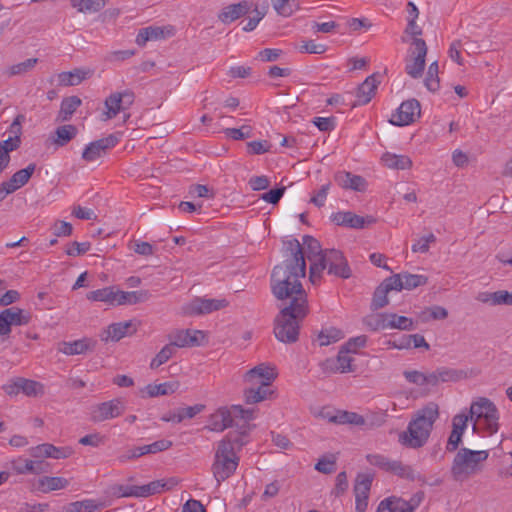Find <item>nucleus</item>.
Listing matches in <instances>:
<instances>
[{
    "instance_id": "obj_28",
    "label": "nucleus",
    "mask_w": 512,
    "mask_h": 512,
    "mask_svg": "<svg viewBox=\"0 0 512 512\" xmlns=\"http://www.w3.org/2000/svg\"><path fill=\"white\" fill-rule=\"evenodd\" d=\"M150 297L151 294L148 290L125 292L117 289L116 306L143 303L149 300Z\"/></svg>"
},
{
    "instance_id": "obj_37",
    "label": "nucleus",
    "mask_w": 512,
    "mask_h": 512,
    "mask_svg": "<svg viewBox=\"0 0 512 512\" xmlns=\"http://www.w3.org/2000/svg\"><path fill=\"white\" fill-rule=\"evenodd\" d=\"M69 482L63 477H42L38 480V489L43 493L61 490L68 486Z\"/></svg>"
},
{
    "instance_id": "obj_17",
    "label": "nucleus",
    "mask_w": 512,
    "mask_h": 512,
    "mask_svg": "<svg viewBox=\"0 0 512 512\" xmlns=\"http://www.w3.org/2000/svg\"><path fill=\"white\" fill-rule=\"evenodd\" d=\"M380 80L376 74L368 76L357 88L356 101L352 107L368 104L375 96Z\"/></svg>"
},
{
    "instance_id": "obj_22",
    "label": "nucleus",
    "mask_w": 512,
    "mask_h": 512,
    "mask_svg": "<svg viewBox=\"0 0 512 512\" xmlns=\"http://www.w3.org/2000/svg\"><path fill=\"white\" fill-rule=\"evenodd\" d=\"M332 221L338 226H345L354 229H361L367 223H372L371 217H362L350 211H340L332 214Z\"/></svg>"
},
{
    "instance_id": "obj_59",
    "label": "nucleus",
    "mask_w": 512,
    "mask_h": 512,
    "mask_svg": "<svg viewBox=\"0 0 512 512\" xmlns=\"http://www.w3.org/2000/svg\"><path fill=\"white\" fill-rule=\"evenodd\" d=\"M366 460L370 465L378 467L385 472H389L391 462L393 461L382 454H368L366 455Z\"/></svg>"
},
{
    "instance_id": "obj_18",
    "label": "nucleus",
    "mask_w": 512,
    "mask_h": 512,
    "mask_svg": "<svg viewBox=\"0 0 512 512\" xmlns=\"http://www.w3.org/2000/svg\"><path fill=\"white\" fill-rule=\"evenodd\" d=\"M96 341L91 338H82L74 341H63L58 345V351L68 355H83L95 349Z\"/></svg>"
},
{
    "instance_id": "obj_58",
    "label": "nucleus",
    "mask_w": 512,
    "mask_h": 512,
    "mask_svg": "<svg viewBox=\"0 0 512 512\" xmlns=\"http://www.w3.org/2000/svg\"><path fill=\"white\" fill-rule=\"evenodd\" d=\"M349 353L351 352L343 347L335 357L336 362L340 368V373H348L354 371L352 367L353 358L349 356Z\"/></svg>"
},
{
    "instance_id": "obj_9",
    "label": "nucleus",
    "mask_w": 512,
    "mask_h": 512,
    "mask_svg": "<svg viewBox=\"0 0 512 512\" xmlns=\"http://www.w3.org/2000/svg\"><path fill=\"white\" fill-rule=\"evenodd\" d=\"M134 102V93L130 90L111 93L104 102L105 110L101 115L102 121L115 118L121 111L130 108Z\"/></svg>"
},
{
    "instance_id": "obj_32",
    "label": "nucleus",
    "mask_w": 512,
    "mask_h": 512,
    "mask_svg": "<svg viewBox=\"0 0 512 512\" xmlns=\"http://www.w3.org/2000/svg\"><path fill=\"white\" fill-rule=\"evenodd\" d=\"M35 170L36 164L30 163L26 168L15 172L9 181H6L7 186L12 190V192H15L28 183Z\"/></svg>"
},
{
    "instance_id": "obj_50",
    "label": "nucleus",
    "mask_w": 512,
    "mask_h": 512,
    "mask_svg": "<svg viewBox=\"0 0 512 512\" xmlns=\"http://www.w3.org/2000/svg\"><path fill=\"white\" fill-rule=\"evenodd\" d=\"M21 392L28 397H38L45 393L44 385L40 382L21 377Z\"/></svg>"
},
{
    "instance_id": "obj_14",
    "label": "nucleus",
    "mask_w": 512,
    "mask_h": 512,
    "mask_svg": "<svg viewBox=\"0 0 512 512\" xmlns=\"http://www.w3.org/2000/svg\"><path fill=\"white\" fill-rule=\"evenodd\" d=\"M170 344L173 347H198L206 340V334L202 330H176L169 335Z\"/></svg>"
},
{
    "instance_id": "obj_33",
    "label": "nucleus",
    "mask_w": 512,
    "mask_h": 512,
    "mask_svg": "<svg viewBox=\"0 0 512 512\" xmlns=\"http://www.w3.org/2000/svg\"><path fill=\"white\" fill-rule=\"evenodd\" d=\"M180 387L178 381L164 382L160 384H149L145 387L144 392L148 397H157L161 395H171Z\"/></svg>"
},
{
    "instance_id": "obj_51",
    "label": "nucleus",
    "mask_w": 512,
    "mask_h": 512,
    "mask_svg": "<svg viewBox=\"0 0 512 512\" xmlns=\"http://www.w3.org/2000/svg\"><path fill=\"white\" fill-rule=\"evenodd\" d=\"M273 7L278 15L290 17L295 11L300 9L297 0H274Z\"/></svg>"
},
{
    "instance_id": "obj_30",
    "label": "nucleus",
    "mask_w": 512,
    "mask_h": 512,
    "mask_svg": "<svg viewBox=\"0 0 512 512\" xmlns=\"http://www.w3.org/2000/svg\"><path fill=\"white\" fill-rule=\"evenodd\" d=\"M274 391L271 387L248 386L244 389V399L246 404H256L267 399H271Z\"/></svg>"
},
{
    "instance_id": "obj_56",
    "label": "nucleus",
    "mask_w": 512,
    "mask_h": 512,
    "mask_svg": "<svg viewBox=\"0 0 512 512\" xmlns=\"http://www.w3.org/2000/svg\"><path fill=\"white\" fill-rule=\"evenodd\" d=\"M175 353V348L170 343L165 345L151 360L150 368L157 369L166 363Z\"/></svg>"
},
{
    "instance_id": "obj_16",
    "label": "nucleus",
    "mask_w": 512,
    "mask_h": 512,
    "mask_svg": "<svg viewBox=\"0 0 512 512\" xmlns=\"http://www.w3.org/2000/svg\"><path fill=\"white\" fill-rule=\"evenodd\" d=\"M173 35L174 28L172 26H149L139 30L135 42L137 43V45L143 47L146 45L148 41L162 40Z\"/></svg>"
},
{
    "instance_id": "obj_35",
    "label": "nucleus",
    "mask_w": 512,
    "mask_h": 512,
    "mask_svg": "<svg viewBox=\"0 0 512 512\" xmlns=\"http://www.w3.org/2000/svg\"><path fill=\"white\" fill-rule=\"evenodd\" d=\"M384 166L391 169L405 170L412 166V160L406 155H396L392 153H385L381 158Z\"/></svg>"
},
{
    "instance_id": "obj_63",
    "label": "nucleus",
    "mask_w": 512,
    "mask_h": 512,
    "mask_svg": "<svg viewBox=\"0 0 512 512\" xmlns=\"http://www.w3.org/2000/svg\"><path fill=\"white\" fill-rule=\"evenodd\" d=\"M97 505L93 500L76 501L69 504V512H95Z\"/></svg>"
},
{
    "instance_id": "obj_25",
    "label": "nucleus",
    "mask_w": 512,
    "mask_h": 512,
    "mask_svg": "<svg viewBox=\"0 0 512 512\" xmlns=\"http://www.w3.org/2000/svg\"><path fill=\"white\" fill-rule=\"evenodd\" d=\"M203 404H196L194 406H188L185 408H179L175 411H168L162 415L161 420L164 422L180 423L185 418H193L204 410Z\"/></svg>"
},
{
    "instance_id": "obj_53",
    "label": "nucleus",
    "mask_w": 512,
    "mask_h": 512,
    "mask_svg": "<svg viewBox=\"0 0 512 512\" xmlns=\"http://www.w3.org/2000/svg\"><path fill=\"white\" fill-rule=\"evenodd\" d=\"M436 371L440 382H456L467 377V373L463 370L441 367Z\"/></svg>"
},
{
    "instance_id": "obj_8",
    "label": "nucleus",
    "mask_w": 512,
    "mask_h": 512,
    "mask_svg": "<svg viewBox=\"0 0 512 512\" xmlns=\"http://www.w3.org/2000/svg\"><path fill=\"white\" fill-rule=\"evenodd\" d=\"M427 45L423 39L415 38L406 58L405 72L414 79L420 78L425 68Z\"/></svg>"
},
{
    "instance_id": "obj_20",
    "label": "nucleus",
    "mask_w": 512,
    "mask_h": 512,
    "mask_svg": "<svg viewBox=\"0 0 512 512\" xmlns=\"http://www.w3.org/2000/svg\"><path fill=\"white\" fill-rule=\"evenodd\" d=\"M395 291L403 289L412 290L419 286L425 285L428 281L427 277L419 274H411L408 272L394 274L390 276Z\"/></svg>"
},
{
    "instance_id": "obj_57",
    "label": "nucleus",
    "mask_w": 512,
    "mask_h": 512,
    "mask_svg": "<svg viewBox=\"0 0 512 512\" xmlns=\"http://www.w3.org/2000/svg\"><path fill=\"white\" fill-rule=\"evenodd\" d=\"M268 7H269V5H268L267 1L262 6L261 10H259L257 7H255V9L253 10L254 15L248 19L247 23L243 27V30L246 32L253 31L257 27L258 23L266 15Z\"/></svg>"
},
{
    "instance_id": "obj_3",
    "label": "nucleus",
    "mask_w": 512,
    "mask_h": 512,
    "mask_svg": "<svg viewBox=\"0 0 512 512\" xmlns=\"http://www.w3.org/2000/svg\"><path fill=\"white\" fill-rule=\"evenodd\" d=\"M308 303L300 298L296 303L283 307L274 320L275 337L283 343H294L298 340L300 323L308 314Z\"/></svg>"
},
{
    "instance_id": "obj_46",
    "label": "nucleus",
    "mask_w": 512,
    "mask_h": 512,
    "mask_svg": "<svg viewBox=\"0 0 512 512\" xmlns=\"http://www.w3.org/2000/svg\"><path fill=\"white\" fill-rule=\"evenodd\" d=\"M38 63V58H29L26 59L23 62L11 65L7 68L5 71V74L8 77H15V76H23L27 74L28 72L32 71L36 64Z\"/></svg>"
},
{
    "instance_id": "obj_2",
    "label": "nucleus",
    "mask_w": 512,
    "mask_h": 512,
    "mask_svg": "<svg viewBox=\"0 0 512 512\" xmlns=\"http://www.w3.org/2000/svg\"><path fill=\"white\" fill-rule=\"evenodd\" d=\"M439 418V407L430 402L417 410L405 431L399 434L398 441L401 445L417 449L423 447L431 434L433 425Z\"/></svg>"
},
{
    "instance_id": "obj_1",
    "label": "nucleus",
    "mask_w": 512,
    "mask_h": 512,
    "mask_svg": "<svg viewBox=\"0 0 512 512\" xmlns=\"http://www.w3.org/2000/svg\"><path fill=\"white\" fill-rule=\"evenodd\" d=\"M285 260L274 267L271 275V287L277 299H289L296 303L301 298L308 303L301 279L306 275V261L303 247L295 239L284 241Z\"/></svg>"
},
{
    "instance_id": "obj_64",
    "label": "nucleus",
    "mask_w": 512,
    "mask_h": 512,
    "mask_svg": "<svg viewBox=\"0 0 512 512\" xmlns=\"http://www.w3.org/2000/svg\"><path fill=\"white\" fill-rule=\"evenodd\" d=\"M299 51L301 53L322 54L326 51V46L317 44L313 40H308L302 42V44L299 46Z\"/></svg>"
},
{
    "instance_id": "obj_52",
    "label": "nucleus",
    "mask_w": 512,
    "mask_h": 512,
    "mask_svg": "<svg viewBox=\"0 0 512 512\" xmlns=\"http://www.w3.org/2000/svg\"><path fill=\"white\" fill-rule=\"evenodd\" d=\"M439 66L437 61H434L429 65L427 75L425 78V86L431 92H436L440 88V80H439Z\"/></svg>"
},
{
    "instance_id": "obj_42",
    "label": "nucleus",
    "mask_w": 512,
    "mask_h": 512,
    "mask_svg": "<svg viewBox=\"0 0 512 512\" xmlns=\"http://www.w3.org/2000/svg\"><path fill=\"white\" fill-rule=\"evenodd\" d=\"M246 438V432L231 431L218 443L227 444L228 450H232L237 453V451H239L247 443Z\"/></svg>"
},
{
    "instance_id": "obj_27",
    "label": "nucleus",
    "mask_w": 512,
    "mask_h": 512,
    "mask_svg": "<svg viewBox=\"0 0 512 512\" xmlns=\"http://www.w3.org/2000/svg\"><path fill=\"white\" fill-rule=\"evenodd\" d=\"M336 183L344 189L363 191L366 188V181L363 177L354 175L350 172H338L335 175Z\"/></svg>"
},
{
    "instance_id": "obj_36",
    "label": "nucleus",
    "mask_w": 512,
    "mask_h": 512,
    "mask_svg": "<svg viewBox=\"0 0 512 512\" xmlns=\"http://www.w3.org/2000/svg\"><path fill=\"white\" fill-rule=\"evenodd\" d=\"M116 292L115 287H104L87 294V299L91 301L104 302L108 305L116 306Z\"/></svg>"
},
{
    "instance_id": "obj_10",
    "label": "nucleus",
    "mask_w": 512,
    "mask_h": 512,
    "mask_svg": "<svg viewBox=\"0 0 512 512\" xmlns=\"http://www.w3.org/2000/svg\"><path fill=\"white\" fill-rule=\"evenodd\" d=\"M228 305L229 302L224 298L209 299L196 297L183 307V312L189 316L204 315L226 308Z\"/></svg>"
},
{
    "instance_id": "obj_11",
    "label": "nucleus",
    "mask_w": 512,
    "mask_h": 512,
    "mask_svg": "<svg viewBox=\"0 0 512 512\" xmlns=\"http://www.w3.org/2000/svg\"><path fill=\"white\" fill-rule=\"evenodd\" d=\"M124 411V402L119 398H115L92 406L90 416L93 422H103L119 417Z\"/></svg>"
},
{
    "instance_id": "obj_21",
    "label": "nucleus",
    "mask_w": 512,
    "mask_h": 512,
    "mask_svg": "<svg viewBox=\"0 0 512 512\" xmlns=\"http://www.w3.org/2000/svg\"><path fill=\"white\" fill-rule=\"evenodd\" d=\"M250 9L251 4L247 0L227 5L218 13V20L223 24H230L247 14Z\"/></svg>"
},
{
    "instance_id": "obj_47",
    "label": "nucleus",
    "mask_w": 512,
    "mask_h": 512,
    "mask_svg": "<svg viewBox=\"0 0 512 512\" xmlns=\"http://www.w3.org/2000/svg\"><path fill=\"white\" fill-rule=\"evenodd\" d=\"M3 313L10 325H26L30 321V315L28 313H24L23 310L17 308V307H11L3 310Z\"/></svg>"
},
{
    "instance_id": "obj_6",
    "label": "nucleus",
    "mask_w": 512,
    "mask_h": 512,
    "mask_svg": "<svg viewBox=\"0 0 512 512\" xmlns=\"http://www.w3.org/2000/svg\"><path fill=\"white\" fill-rule=\"evenodd\" d=\"M486 450H471L461 448L454 456L451 475L455 481L463 482L482 470L484 462L488 459Z\"/></svg>"
},
{
    "instance_id": "obj_43",
    "label": "nucleus",
    "mask_w": 512,
    "mask_h": 512,
    "mask_svg": "<svg viewBox=\"0 0 512 512\" xmlns=\"http://www.w3.org/2000/svg\"><path fill=\"white\" fill-rule=\"evenodd\" d=\"M76 135V126L71 124L62 125L55 130V138L53 141L57 146H64L72 139H74Z\"/></svg>"
},
{
    "instance_id": "obj_15",
    "label": "nucleus",
    "mask_w": 512,
    "mask_h": 512,
    "mask_svg": "<svg viewBox=\"0 0 512 512\" xmlns=\"http://www.w3.org/2000/svg\"><path fill=\"white\" fill-rule=\"evenodd\" d=\"M117 143L118 138L113 134L93 141L89 143L83 150L82 158L87 162L95 161L96 159L106 154L107 150L116 146Z\"/></svg>"
},
{
    "instance_id": "obj_24",
    "label": "nucleus",
    "mask_w": 512,
    "mask_h": 512,
    "mask_svg": "<svg viewBox=\"0 0 512 512\" xmlns=\"http://www.w3.org/2000/svg\"><path fill=\"white\" fill-rule=\"evenodd\" d=\"M137 330L136 323L132 320L124 321V322H118L113 323L108 326L107 330L105 331V336H102V340L108 341H119L120 339L124 338L125 336H130L134 334Z\"/></svg>"
},
{
    "instance_id": "obj_40",
    "label": "nucleus",
    "mask_w": 512,
    "mask_h": 512,
    "mask_svg": "<svg viewBox=\"0 0 512 512\" xmlns=\"http://www.w3.org/2000/svg\"><path fill=\"white\" fill-rule=\"evenodd\" d=\"M303 245L306 249L307 258L310 261V264L318 262V257L320 258L325 252V250L321 249L319 241L309 235H305L303 237Z\"/></svg>"
},
{
    "instance_id": "obj_48",
    "label": "nucleus",
    "mask_w": 512,
    "mask_h": 512,
    "mask_svg": "<svg viewBox=\"0 0 512 512\" xmlns=\"http://www.w3.org/2000/svg\"><path fill=\"white\" fill-rule=\"evenodd\" d=\"M388 313H375L363 318V324L371 331L387 329Z\"/></svg>"
},
{
    "instance_id": "obj_54",
    "label": "nucleus",
    "mask_w": 512,
    "mask_h": 512,
    "mask_svg": "<svg viewBox=\"0 0 512 512\" xmlns=\"http://www.w3.org/2000/svg\"><path fill=\"white\" fill-rule=\"evenodd\" d=\"M344 337L343 332L337 328H329L322 330L318 335V341L321 346H328L341 340Z\"/></svg>"
},
{
    "instance_id": "obj_29",
    "label": "nucleus",
    "mask_w": 512,
    "mask_h": 512,
    "mask_svg": "<svg viewBox=\"0 0 512 512\" xmlns=\"http://www.w3.org/2000/svg\"><path fill=\"white\" fill-rule=\"evenodd\" d=\"M390 291H395L394 290V285L390 279V277L384 279V281L376 288L374 294H373V298H372V302H371V308L372 310H378V309H381L383 307H385L386 305H388L389 303V300H388V293Z\"/></svg>"
},
{
    "instance_id": "obj_23",
    "label": "nucleus",
    "mask_w": 512,
    "mask_h": 512,
    "mask_svg": "<svg viewBox=\"0 0 512 512\" xmlns=\"http://www.w3.org/2000/svg\"><path fill=\"white\" fill-rule=\"evenodd\" d=\"M232 425L233 417L231 409L221 407L210 415L208 424L205 426V429L214 432H222Z\"/></svg>"
},
{
    "instance_id": "obj_49",
    "label": "nucleus",
    "mask_w": 512,
    "mask_h": 512,
    "mask_svg": "<svg viewBox=\"0 0 512 512\" xmlns=\"http://www.w3.org/2000/svg\"><path fill=\"white\" fill-rule=\"evenodd\" d=\"M72 7L76 8L78 12L82 13H95L100 11L105 6L104 0H70Z\"/></svg>"
},
{
    "instance_id": "obj_7",
    "label": "nucleus",
    "mask_w": 512,
    "mask_h": 512,
    "mask_svg": "<svg viewBox=\"0 0 512 512\" xmlns=\"http://www.w3.org/2000/svg\"><path fill=\"white\" fill-rule=\"evenodd\" d=\"M239 460L235 451L228 450L227 444L217 443L211 471L218 485L235 473Z\"/></svg>"
},
{
    "instance_id": "obj_62",
    "label": "nucleus",
    "mask_w": 512,
    "mask_h": 512,
    "mask_svg": "<svg viewBox=\"0 0 512 512\" xmlns=\"http://www.w3.org/2000/svg\"><path fill=\"white\" fill-rule=\"evenodd\" d=\"M476 299L479 302L490 306L501 305V290L495 292H480L476 296Z\"/></svg>"
},
{
    "instance_id": "obj_60",
    "label": "nucleus",
    "mask_w": 512,
    "mask_h": 512,
    "mask_svg": "<svg viewBox=\"0 0 512 512\" xmlns=\"http://www.w3.org/2000/svg\"><path fill=\"white\" fill-rule=\"evenodd\" d=\"M224 133L234 140H243L252 136V127L243 125L241 128H226Z\"/></svg>"
},
{
    "instance_id": "obj_13",
    "label": "nucleus",
    "mask_w": 512,
    "mask_h": 512,
    "mask_svg": "<svg viewBox=\"0 0 512 512\" xmlns=\"http://www.w3.org/2000/svg\"><path fill=\"white\" fill-rule=\"evenodd\" d=\"M277 373L273 367L265 364H259L248 370L243 380L248 386H265L271 387L272 382L276 379Z\"/></svg>"
},
{
    "instance_id": "obj_45",
    "label": "nucleus",
    "mask_w": 512,
    "mask_h": 512,
    "mask_svg": "<svg viewBox=\"0 0 512 512\" xmlns=\"http://www.w3.org/2000/svg\"><path fill=\"white\" fill-rule=\"evenodd\" d=\"M372 481L373 475L366 473L358 474L354 485L355 497L369 498Z\"/></svg>"
},
{
    "instance_id": "obj_44",
    "label": "nucleus",
    "mask_w": 512,
    "mask_h": 512,
    "mask_svg": "<svg viewBox=\"0 0 512 512\" xmlns=\"http://www.w3.org/2000/svg\"><path fill=\"white\" fill-rule=\"evenodd\" d=\"M387 329L410 331L414 329V321L406 316L388 313Z\"/></svg>"
},
{
    "instance_id": "obj_4",
    "label": "nucleus",
    "mask_w": 512,
    "mask_h": 512,
    "mask_svg": "<svg viewBox=\"0 0 512 512\" xmlns=\"http://www.w3.org/2000/svg\"><path fill=\"white\" fill-rule=\"evenodd\" d=\"M475 433L493 435L499 429V412L496 405L486 397H478L472 401L469 412Z\"/></svg>"
},
{
    "instance_id": "obj_5",
    "label": "nucleus",
    "mask_w": 512,
    "mask_h": 512,
    "mask_svg": "<svg viewBox=\"0 0 512 512\" xmlns=\"http://www.w3.org/2000/svg\"><path fill=\"white\" fill-rule=\"evenodd\" d=\"M324 270L329 275L348 279L351 276V269L343 253L336 249H326L318 262H313L309 267V279L313 285H316Z\"/></svg>"
},
{
    "instance_id": "obj_61",
    "label": "nucleus",
    "mask_w": 512,
    "mask_h": 512,
    "mask_svg": "<svg viewBox=\"0 0 512 512\" xmlns=\"http://www.w3.org/2000/svg\"><path fill=\"white\" fill-rule=\"evenodd\" d=\"M470 420V417L467 412L463 411L459 414H456L452 418V431H456V433H459L463 436L465 430L468 426V421Z\"/></svg>"
},
{
    "instance_id": "obj_39",
    "label": "nucleus",
    "mask_w": 512,
    "mask_h": 512,
    "mask_svg": "<svg viewBox=\"0 0 512 512\" xmlns=\"http://www.w3.org/2000/svg\"><path fill=\"white\" fill-rule=\"evenodd\" d=\"M88 72L82 69H74L73 71L61 72L58 74V83L61 86H76L87 78Z\"/></svg>"
},
{
    "instance_id": "obj_41",
    "label": "nucleus",
    "mask_w": 512,
    "mask_h": 512,
    "mask_svg": "<svg viewBox=\"0 0 512 512\" xmlns=\"http://www.w3.org/2000/svg\"><path fill=\"white\" fill-rule=\"evenodd\" d=\"M330 422L335 424H353L360 426L365 423V419L363 416L355 412L336 411L333 418H330Z\"/></svg>"
},
{
    "instance_id": "obj_38",
    "label": "nucleus",
    "mask_w": 512,
    "mask_h": 512,
    "mask_svg": "<svg viewBox=\"0 0 512 512\" xmlns=\"http://www.w3.org/2000/svg\"><path fill=\"white\" fill-rule=\"evenodd\" d=\"M389 473L410 481L421 480V476L411 466L405 465L398 460L391 462Z\"/></svg>"
},
{
    "instance_id": "obj_34",
    "label": "nucleus",
    "mask_w": 512,
    "mask_h": 512,
    "mask_svg": "<svg viewBox=\"0 0 512 512\" xmlns=\"http://www.w3.org/2000/svg\"><path fill=\"white\" fill-rule=\"evenodd\" d=\"M81 103V99L77 96L64 98L61 102L57 120L62 122L70 120Z\"/></svg>"
},
{
    "instance_id": "obj_31",
    "label": "nucleus",
    "mask_w": 512,
    "mask_h": 512,
    "mask_svg": "<svg viewBox=\"0 0 512 512\" xmlns=\"http://www.w3.org/2000/svg\"><path fill=\"white\" fill-rule=\"evenodd\" d=\"M377 512H413V508L406 500L392 496L379 503Z\"/></svg>"
},
{
    "instance_id": "obj_26",
    "label": "nucleus",
    "mask_w": 512,
    "mask_h": 512,
    "mask_svg": "<svg viewBox=\"0 0 512 512\" xmlns=\"http://www.w3.org/2000/svg\"><path fill=\"white\" fill-rule=\"evenodd\" d=\"M176 484L177 481L174 479H170L169 481L155 480L148 484L138 486L134 494H136V497H148L169 490Z\"/></svg>"
},
{
    "instance_id": "obj_55",
    "label": "nucleus",
    "mask_w": 512,
    "mask_h": 512,
    "mask_svg": "<svg viewBox=\"0 0 512 512\" xmlns=\"http://www.w3.org/2000/svg\"><path fill=\"white\" fill-rule=\"evenodd\" d=\"M12 468L18 474L33 473L40 474L41 470L35 469V463L32 460H28L19 457L12 461Z\"/></svg>"
},
{
    "instance_id": "obj_19",
    "label": "nucleus",
    "mask_w": 512,
    "mask_h": 512,
    "mask_svg": "<svg viewBox=\"0 0 512 512\" xmlns=\"http://www.w3.org/2000/svg\"><path fill=\"white\" fill-rule=\"evenodd\" d=\"M29 451L30 455L34 458L65 459L73 454V450L70 447H56L50 443L37 445Z\"/></svg>"
},
{
    "instance_id": "obj_12",
    "label": "nucleus",
    "mask_w": 512,
    "mask_h": 512,
    "mask_svg": "<svg viewBox=\"0 0 512 512\" xmlns=\"http://www.w3.org/2000/svg\"><path fill=\"white\" fill-rule=\"evenodd\" d=\"M421 105L416 99H409L401 103L397 111L392 114L390 123L396 126H406L420 117Z\"/></svg>"
}]
</instances>
